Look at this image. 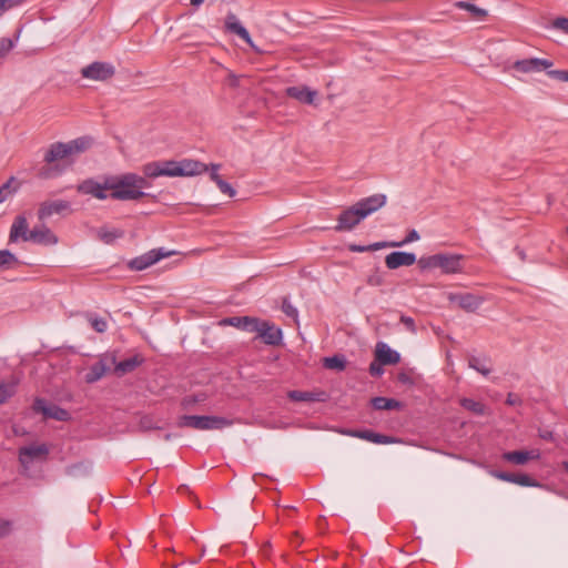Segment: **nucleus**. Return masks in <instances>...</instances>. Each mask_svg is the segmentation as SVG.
<instances>
[{
    "label": "nucleus",
    "mask_w": 568,
    "mask_h": 568,
    "mask_svg": "<svg viewBox=\"0 0 568 568\" xmlns=\"http://www.w3.org/2000/svg\"><path fill=\"white\" fill-rule=\"evenodd\" d=\"M539 457L540 454L537 449L505 452L501 455L503 460L514 465H525L529 460H536Z\"/></svg>",
    "instance_id": "a211bd4d"
},
{
    "label": "nucleus",
    "mask_w": 568,
    "mask_h": 568,
    "mask_svg": "<svg viewBox=\"0 0 568 568\" xmlns=\"http://www.w3.org/2000/svg\"><path fill=\"white\" fill-rule=\"evenodd\" d=\"M209 170H210V178L213 182H215V184L217 183L219 180H222L221 175L219 174L220 164H211L209 166Z\"/></svg>",
    "instance_id": "6e6d98bb"
},
{
    "label": "nucleus",
    "mask_w": 568,
    "mask_h": 568,
    "mask_svg": "<svg viewBox=\"0 0 568 568\" xmlns=\"http://www.w3.org/2000/svg\"><path fill=\"white\" fill-rule=\"evenodd\" d=\"M564 467H565V469L568 471V460H567V462H564Z\"/></svg>",
    "instance_id": "338daca9"
},
{
    "label": "nucleus",
    "mask_w": 568,
    "mask_h": 568,
    "mask_svg": "<svg viewBox=\"0 0 568 568\" xmlns=\"http://www.w3.org/2000/svg\"><path fill=\"white\" fill-rule=\"evenodd\" d=\"M520 402L521 400H520L519 396H517L516 394H513V393H509L507 396V399H506V403L511 406L517 405Z\"/></svg>",
    "instance_id": "13d9d810"
},
{
    "label": "nucleus",
    "mask_w": 568,
    "mask_h": 568,
    "mask_svg": "<svg viewBox=\"0 0 568 568\" xmlns=\"http://www.w3.org/2000/svg\"><path fill=\"white\" fill-rule=\"evenodd\" d=\"M489 474L499 480L513 483L523 487H541V484L532 479L527 474H511L501 470H490Z\"/></svg>",
    "instance_id": "4468645a"
},
{
    "label": "nucleus",
    "mask_w": 568,
    "mask_h": 568,
    "mask_svg": "<svg viewBox=\"0 0 568 568\" xmlns=\"http://www.w3.org/2000/svg\"><path fill=\"white\" fill-rule=\"evenodd\" d=\"M48 454L49 448L45 444L23 446L19 449V462L23 469L28 470L33 460L44 459Z\"/></svg>",
    "instance_id": "6e6552de"
},
{
    "label": "nucleus",
    "mask_w": 568,
    "mask_h": 568,
    "mask_svg": "<svg viewBox=\"0 0 568 568\" xmlns=\"http://www.w3.org/2000/svg\"><path fill=\"white\" fill-rule=\"evenodd\" d=\"M13 47L14 43L11 39L0 38V58L7 55Z\"/></svg>",
    "instance_id": "a18cd8bd"
},
{
    "label": "nucleus",
    "mask_w": 568,
    "mask_h": 568,
    "mask_svg": "<svg viewBox=\"0 0 568 568\" xmlns=\"http://www.w3.org/2000/svg\"><path fill=\"white\" fill-rule=\"evenodd\" d=\"M131 178H133V173L112 175L110 197L116 201H138L146 196L144 191H138L136 186H133L135 182Z\"/></svg>",
    "instance_id": "7ed1b4c3"
},
{
    "label": "nucleus",
    "mask_w": 568,
    "mask_h": 568,
    "mask_svg": "<svg viewBox=\"0 0 568 568\" xmlns=\"http://www.w3.org/2000/svg\"><path fill=\"white\" fill-rule=\"evenodd\" d=\"M225 28L231 33L239 36L244 40L251 48L256 49L248 31L241 24L234 13H229L225 19Z\"/></svg>",
    "instance_id": "aec40b11"
},
{
    "label": "nucleus",
    "mask_w": 568,
    "mask_h": 568,
    "mask_svg": "<svg viewBox=\"0 0 568 568\" xmlns=\"http://www.w3.org/2000/svg\"><path fill=\"white\" fill-rule=\"evenodd\" d=\"M108 371V364L103 359H101L89 368V372L85 375V382L95 383L99 379H101Z\"/></svg>",
    "instance_id": "c85d7f7f"
},
{
    "label": "nucleus",
    "mask_w": 568,
    "mask_h": 568,
    "mask_svg": "<svg viewBox=\"0 0 568 568\" xmlns=\"http://www.w3.org/2000/svg\"><path fill=\"white\" fill-rule=\"evenodd\" d=\"M174 254L172 251H165L163 247L151 250L129 262V266L135 271H143L160 260Z\"/></svg>",
    "instance_id": "423d86ee"
},
{
    "label": "nucleus",
    "mask_w": 568,
    "mask_h": 568,
    "mask_svg": "<svg viewBox=\"0 0 568 568\" xmlns=\"http://www.w3.org/2000/svg\"><path fill=\"white\" fill-rule=\"evenodd\" d=\"M27 0H0V8L3 10V12L13 9L16 7L21 6Z\"/></svg>",
    "instance_id": "8fccbe9b"
},
{
    "label": "nucleus",
    "mask_w": 568,
    "mask_h": 568,
    "mask_svg": "<svg viewBox=\"0 0 568 568\" xmlns=\"http://www.w3.org/2000/svg\"><path fill=\"white\" fill-rule=\"evenodd\" d=\"M70 209V203L64 200L45 201L39 206L38 219L44 221L53 214H60Z\"/></svg>",
    "instance_id": "dca6fc26"
},
{
    "label": "nucleus",
    "mask_w": 568,
    "mask_h": 568,
    "mask_svg": "<svg viewBox=\"0 0 568 568\" xmlns=\"http://www.w3.org/2000/svg\"><path fill=\"white\" fill-rule=\"evenodd\" d=\"M364 215L356 207V205H352L348 209L344 210L337 217V224L334 227L336 232H346L352 231L356 225H358L363 220Z\"/></svg>",
    "instance_id": "9d476101"
},
{
    "label": "nucleus",
    "mask_w": 568,
    "mask_h": 568,
    "mask_svg": "<svg viewBox=\"0 0 568 568\" xmlns=\"http://www.w3.org/2000/svg\"><path fill=\"white\" fill-rule=\"evenodd\" d=\"M178 425L197 430H215L232 426L233 420L221 416L183 415Z\"/></svg>",
    "instance_id": "20e7f679"
},
{
    "label": "nucleus",
    "mask_w": 568,
    "mask_h": 568,
    "mask_svg": "<svg viewBox=\"0 0 568 568\" xmlns=\"http://www.w3.org/2000/svg\"><path fill=\"white\" fill-rule=\"evenodd\" d=\"M386 202L387 196L383 193H377L359 200L358 202L355 203V205L366 219L368 215L377 212L379 209L385 206Z\"/></svg>",
    "instance_id": "ddd939ff"
},
{
    "label": "nucleus",
    "mask_w": 568,
    "mask_h": 568,
    "mask_svg": "<svg viewBox=\"0 0 568 568\" xmlns=\"http://www.w3.org/2000/svg\"><path fill=\"white\" fill-rule=\"evenodd\" d=\"M547 74L551 79H556L561 82H568V70H548Z\"/></svg>",
    "instance_id": "09e8293b"
},
{
    "label": "nucleus",
    "mask_w": 568,
    "mask_h": 568,
    "mask_svg": "<svg viewBox=\"0 0 568 568\" xmlns=\"http://www.w3.org/2000/svg\"><path fill=\"white\" fill-rule=\"evenodd\" d=\"M28 237L31 242L44 245H52L58 242L57 236L44 224L33 227Z\"/></svg>",
    "instance_id": "4be33fe9"
},
{
    "label": "nucleus",
    "mask_w": 568,
    "mask_h": 568,
    "mask_svg": "<svg viewBox=\"0 0 568 568\" xmlns=\"http://www.w3.org/2000/svg\"><path fill=\"white\" fill-rule=\"evenodd\" d=\"M142 172L149 179H156L159 176H163L161 161H154L144 164L142 168Z\"/></svg>",
    "instance_id": "c9c22d12"
},
{
    "label": "nucleus",
    "mask_w": 568,
    "mask_h": 568,
    "mask_svg": "<svg viewBox=\"0 0 568 568\" xmlns=\"http://www.w3.org/2000/svg\"><path fill=\"white\" fill-rule=\"evenodd\" d=\"M133 180V182H135V184H133V186H136V190L138 191H143L144 189H148L151 186V183L149 181V178H146L145 175H138L135 173H133V178H131Z\"/></svg>",
    "instance_id": "c03bdc74"
},
{
    "label": "nucleus",
    "mask_w": 568,
    "mask_h": 568,
    "mask_svg": "<svg viewBox=\"0 0 568 568\" xmlns=\"http://www.w3.org/2000/svg\"><path fill=\"white\" fill-rule=\"evenodd\" d=\"M372 406L377 410H393L399 409L402 407V403L394 398H386L382 396H377L372 398Z\"/></svg>",
    "instance_id": "c756f323"
},
{
    "label": "nucleus",
    "mask_w": 568,
    "mask_h": 568,
    "mask_svg": "<svg viewBox=\"0 0 568 568\" xmlns=\"http://www.w3.org/2000/svg\"><path fill=\"white\" fill-rule=\"evenodd\" d=\"M375 358L381 364L395 365L400 361L398 352L392 349L386 343L378 342L375 349Z\"/></svg>",
    "instance_id": "6ab92c4d"
},
{
    "label": "nucleus",
    "mask_w": 568,
    "mask_h": 568,
    "mask_svg": "<svg viewBox=\"0 0 568 568\" xmlns=\"http://www.w3.org/2000/svg\"><path fill=\"white\" fill-rule=\"evenodd\" d=\"M33 410L42 414L45 418L65 422L70 418V413L55 404H49L43 398H37L33 403Z\"/></svg>",
    "instance_id": "9b49d317"
},
{
    "label": "nucleus",
    "mask_w": 568,
    "mask_h": 568,
    "mask_svg": "<svg viewBox=\"0 0 568 568\" xmlns=\"http://www.w3.org/2000/svg\"><path fill=\"white\" fill-rule=\"evenodd\" d=\"M30 231H28V221L26 216L18 215L10 229L9 240L10 242H17L19 239H22L24 242L30 241L28 237Z\"/></svg>",
    "instance_id": "b1692460"
},
{
    "label": "nucleus",
    "mask_w": 568,
    "mask_h": 568,
    "mask_svg": "<svg viewBox=\"0 0 568 568\" xmlns=\"http://www.w3.org/2000/svg\"><path fill=\"white\" fill-rule=\"evenodd\" d=\"M462 254L438 253L429 256H422L418 260L420 270L439 268L444 274H458L463 272Z\"/></svg>",
    "instance_id": "f03ea898"
},
{
    "label": "nucleus",
    "mask_w": 568,
    "mask_h": 568,
    "mask_svg": "<svg viewBox=\"0 0 568 568\" xmlns=\"http://www.w3.org/2000/svg\"><path fill=\"white\" fill-rule=\"evenodd\" d=\"M351 436L361 438L374 444H394L398 443L399 440L395 437L383 435L375 433L373 430H352L349 433Z\"/></svg>",
    "instance_id": "5701e85b"
},
{
    "label": "nucleus",
    "mask_w": 568,
    "mask_h": 568,
    "mask_svg": "<svg viewBox=\"0 0 568 568\" xmlns=\"http://www.w3.org/2000/svg\"><path fill=\"white\" fill-rule=\"evenodd\" d=\"M216 185L223 194H226L230 197H233L236 194V191L232 187V185L225 182L223 179L219 180Z\"/></svg>",
    "instance_id": "49530a36"
},
{
    "label": "nucleus",
    "mask_w": 568,
    "mask_h": 568,
    "mask_svg": "<svg viewBox=\"0 0 568 568\" xmlns=\"http://www.w3.org/2000/svg\"><path fill=\"white\" fill-rule=\"evenodd\" d=\"M400 323H403L410 333H416V325L414 318L406 315H402Z\"/></svg>",
    "instance_id": "864d4df0"
},
{
    "label": "nucleus",
    "mask_w": 568,
    "mask_h": 568,
    "mask_svg": "<svg viewBox=\"0 0 568 568\" xmlns=\"http://www.w3.org/2000/svg\"><path fill=\"white\" fill-rule=\"evenodd\" d=\"M142 363H143V357L141 355H134L130 358L119 362L115 365V373L120 376L124 375L126 373L134 371Z\"/></svg>",
    "instance_id": "bb28decb"
},
{
    "label": "nucleus",
    "mask_w": 568,
    "mask_h": 568,
    "mask_svg": "<svg viewBox=\"0 0 568 568\" xmlns=\"http://www.w3.org/2000/svg\"><path fill=\"white\" fill-rule=\"evenodd\" d=\"M367 282L369 285L377 286L382 284V277L379 275H372L368 277Z\"/></svg>",
    "instance_id": "052dcab7"
},
{
    "label": "nucleus",
    "mask_w": 568,
    "mask_h": 568,
    "mask_svg": "<svg viewBox=\"0 0 568 568\" xmlns=\"http://www.w3.org/2000/svg\"><path fill=\"white\" fill-rule=\"evenodd\" d=\"M12 531V521L0 518V538L7 537Z\"/></svg>",
    "instance_id": "3c124183"
},
{
    "label": "nucleus",
    "mask_w": 568,
    "mask_h": 568,
    "mask_svg": "<svg viewBox=\"0 0 568 568\" xmlns=\"http://www.w3.org/2000/svg\"><path fill=\"white\" fill-rule=\"evenodd\" d=\"M419 240V234L416 230H410L407 234V236L400 241L399 243H402V246H404L405 244L407 243H410V242H414V241H417Z\"/></svg>",
    "instance_id": "4d7b16f0"
},
{
    "label": "nucleus",
    "mask_w": 568,
    "mask_h": 568,
    "mask_svg": "<svg viewBox=\"0 0 568 568\" xmlns=\"http://www.w3.org/2000/svg\"><path fill=\"white\" fill-rule=\"evenodd\" d=\"M203 2L204 0H191V4L193 7H200Z\"/></svg>",
    "instance_id": "e2e57ef3"
},
{
    "label": "nucleus",
    "mask_w": 568,
    "mask_h": 568,
    "mask_svg": "<svg viewBox=\"0 0 568 568\" xmlns=\"http://www.w3.org/2000/svg\"><path fill=\"white\" fill-rule=\"evenodd\" d=\"M92 145V139L89 136H80L67 143H52L44 155L48 164L59 160H73L79 154L85 152Z\"/></svg>",
    "instance_id": "f257e3e1"
},
{
    "label": "nucleus",
    "mask_w": 568,
    "mask_h": 568,
    "mask_svg": "<svg viewBox=\"0 0 568 568\" xmlns=\"http://www.w3.org/2000/svg\"><path fill=\"white\" fill-rule=\"evenodd\" d=\"M399 381H402V382H406V381H407V377H406L405 375H400V376H399Z\"/></svg>",
    "instance_id": "69168bd1"
},
{
    "label": "nucleus",
    "mask_w": 568,
    "mask_h": 568,
    "mask_svg": "<svg viewBox=\"0 0 568 568\" xmlns=\"http://www.w3.org/2000/svg\"><path fill=\"white\" fill-rule=\"evenodd\" d=\"M349 250L352 252H358V253H363V252H368L369 251V248H367V246L355 245V244L351 245Z\"/></svg>",
    "instance_id": "680f3d73"
},
{
    "label": "nucleus",
    "mask_w": 568,
    "mask_h": 568,
    "mask_svg": "<svg viewBox=\"0 0 568 568\" xmlns=\"http://www.w3.org/2000/svg\"><path fill=\"white\" fill-rule=\"evenodd\" d=\"M256 317L250 316H233L224 318L221 324L234 326L239 329L252 333L256 328Z\"/></svg>",
    "instance_id": "a878e982"
},
{
    "label": "nucleus",
    "mask_w": 568,
    "mask_h": 568,
    "mask_svg": "<svg viewBox=\"0 0 568 568\" xmlns=\"http://www.w3.org/2000/svg\"><path fill=\"white\" fill-rule=\"evenodd\" d=\"M62 170L58 169L57 166H45L41 169L40 175L44 179H49L60 174Z\"/></svg>",
    "instance_id": "603ef678"
},
{
    "label": "nucleus",
    "mask_w": 568,
    "mask_h": 568,
    "mask_svg": "<svg viewBox=\"0 0 568 568\" xmlns=\"http://www.w3.org/2000/svg\"><path fill=\"white\" fill-rule=\"evenodd\" d=\"M92 328L98 333H104L108 328V323L104 318L98 316L89 317Z\"/></svg>",
    "instance_id": "37998d69"
},
{
    "label": "nucleus",
    "mask_w": 568,
    "mask_h": 568,
    "mask_svg": "<svg viewBox=\"0 0 568 568\" xmlns=\"http://www.w3.org/2000/svg\"><path fill=\"white\" fill-rule=\"evenodd\" d=\"M17 382L0 383V405L3 404L16 392Z\"/></svg>",
    "instance_id": "58836bf2"
},
{
    "label": "nucleus",
    "mask_w": 568,
    "mask_h": 568,
    "mask_svg": "<svg viewBox=\"0 0 568 568\" xmlns=\"http://www.w3.org/2000/svg\"><path fill=\"white\" fill-rule=\"evenodd\" d=\"M402 246V243H397V242H376V243H373L371 245H367V248H369V251H377V250H381V248H384V247H400Z\"/></svg>",
    "instance_id": "de8ad7c7"
},
{
    "label": "nucleus",
    "mask_w": 568,
    "mask_h": 568,
    "mask_svg": "<svg viewBox=\"0 0 568 568\" xmlns=\"http://www.w3.org/2000/svg\"><path fill=\"white\" fill-rule=\"evenodd\" d=\"M282 311L286 316L293 318L297 323L298 311L296 310L295 306L292 305V303L287 298L283 300Z\"/></svg>",
    "instance_id": "79ce46f5"
},
{
    "label": "nucleus",
    "mask_w": 568,
    "mask_h": 568,
    "mask_svg": "<svg viewBox=\"0 0 568 568\" xmlns=\"http://www.w3.org/2000/svg\"><path fill=\"white\" fill-rule=\"evenodd\" d=\"M554 65V62L548 59L530 58L517 60L514 62L513 68L521 73H537L547 71Z\"/></svg>",
    "instance_id": "f8f14e48"
},
{
    "label": "nucleus",
    "mask_w": 568,
    "mask_h": 568,
    "mask_svg": "<svg viewBox=\"0 0 568 568\" xmlns=\"http://www.w3.org/2000/svg\"><path fill=\"white\" fill-rule=\"evenodd\" d=\"M97 235L103 243L112 244L116 239L123 236V232L116 229H109L103 226L97 231Z\"/></svg>",
    "instance_id": "2f4dec72"
},
{
    "label": "nucleus",
    "mask_w": 568,
    "mask_h": 568,
    "mask_svg": "<svg viewBox=\"0 0 568 568\" xmlns=\"http://www.w3.org/2000/svg\"><path fill=\"white\" fill-rule=\"evenodd\" d=\"M286 95L297 100L301 103L313 104L317 97V91L303 85L288 87L286 89Z\"/></svg>",
    "instance_id": "412c9836"
},
{
    "label": "nucleus",
    "mask_w": 568,
    "mask_h": 568,
    "mask_svg": "<svg viewBox=\"0 0 568 568\" xmlns=\"http://www.w3.org/2000/svg\"><path fill=\"white\" fill-rule=\"evenodd\" d=\"M18 264L17 256L8 250H0V270H9Z\"/></svg>",
    "instance_id": "e433bc0d"
},
{
    "label": "nucleus",
    "mask_w": 568,
    "mask_h": 568,
    "mask_svg": "<svg viewBox=\"0 0 568 568\" xmlns=\"http://www.w3.org/2000/svg\"><path fill=\"white\" fill-rule=\"evenodd\" d=\"M416 262V255L410 252L395 251L386 255L385 264L389 270L400 266H410Z\"/></svg>",
    "instance_id": "f3484780"
},
{
    "label": "nucleus",
    "mask_w": 568,
    "mask_h": 568,
    "mask_svg": "<svg viewBox=\"0 0 568 568\" xmlns=\"http://www.w3.org/2000/svg\"><path fill=\"white\" fill-rule=\"evenodd\" d=\"M288 398L293 402H322L324 400V393L291 390L287 394Z\"/></svg>",
    "instance_id": "cd10ccee"
},
{
    "label": "nucleus",
    "mask_w": 568,
    "mask_h": 568,
    "mask_svg": "<svg viewBox=\"0 0 568 568\" xmlns=\"http://www.w3.org/2000/svg\"><path fill=\"white\" fill-rule=\"evenodd\" d=\"M456 7L468 11L470 13L471 18L475 20H483L487 14L486 10L476 7L474 3L469 2V1H459L456 3Z\"/></svg>",
    "instance_id": "473e14b6"
},
{
    "label": "nucleus",
    "mask_w": 568,
    "mask_h": 568,
    "mask_svg": "<svg viewBox=\"0 0 568 568\" xmlns=\"http://www.w3.org/2000/svg\"><path fill=\"white\" fill-rule=\"evenodd\" d=\"M459 403L465 409L474 413L475 415L481 416L486 414L485 405L471 398L464 397L459 400Z\"/></svg>",
    "instance_id": "72a5a7b5"
},
{
    "label": "nucleus",
    "mask_w": 568,
    "mask_h": 568,
    "mask_svg": "<svg viewBox=\"0 0 568 568\" xmlns=\"http://www.w3.org/2000/svg\"><path fill=\"white\" fill-rule=\"evenodd\" d=\"M323 365L327 369L334 371H343L346 366V359L343 355H334L331 357H325L323 361Z\"/></svg>",
    "instance_id": "f704fd0d"
},
{
    "label": "nucleus",
    "mask_w": 568,
    "mask_h": 568,
    "mask_svg": "<svg viewBox=\"0 0 568 568\" xmlns=\"http://www.w3.org/2000/svg\"><path fill=\"white\" fill-rule=\"evenodd\" d=\"M383 365L379 362H372L369 365V374L372 376H381L384 374Z\"/></svg>",
    "instance_id": "5fc2aeb1"
},
{
    "label": "nucleus",
    "mask_w": 568,
    "mask_h": 568,
    "mask_svg": "<svg viewBox=\"0 0 568 568\" xmlns=\"http://www.w3.org/2000/svg\"><path fill=\"white\" fill-rule=\"evenodd\" d=\"M180 176H193L209 171V165L196 160L179 161Z\"/></svg>",
    "instance_id": "393cba45"
},
{
    "label": "nucleus",
    "mask_w": 568,
    "mask_h": 568,
    "mask_svg": "<svg viewBox=\"0 0 568 568\" xmlns=\"http://www.w3.org/2000/svg\"><path fill=\"white\" fill-rule=\"evenodd\" d=\"M13 182L14 178H11L0 186V204L8 200L17 191V189L11 186Z\"/></svg>",
    "instance_id": "ea45409f"
},
{
    "label": "nucleus",
    "mask_w": 568,
    "mask_h": 568,
    "mask_svg": "<svg viewBox=\"0 0 568 568\" xmlns=\"http://www.w3.org/2000/svg\"><path fill=\"white\" fill-rule=\"evenodd\" d=\"M516 252L519 255V257L524 261L526 258L525 253L519 247H516Z\"/></svg>",
    "instance_id": "0e129e2a"
},
{
    "label": "nucleus",
    "mask_w": 568,
    "mask_h": 568,
    "mask_svg": "<svg viewBox=\"0 0 568 568\" xmlns=\"http://www.w3.org/2000/svg\"><path fill=\"white\" fill-rule=\"evenodd\" d=\"M112 175H103L99 180L87 179L78 185V192L91 195L98 200L110 197L108 191L112 192Z\"/></svg>",
    "instance_id": "39448f33"
},
{
    "label": "nucleus",
    "mask_w": 568,
    "mask_h": 568,
    "mask_svg": "<svg viewBox=\"0 0 568 568\" xmlns=\"http://www.w3.org/2000/svg\"><path fill=\"white\" fill-rule=\"evenodd\" d=\"M163 176H180L179 161H161Z\"/></svg>",
    "instance_id": "4c0bfd02"
},
{
    "label": "nucleus",
    "mask_w": 568,
    "mask_h": 568,
    "mask_svg": "<svg viewBox=\"0 0 568 568\" xmlns=\"http://www.w3.org/2000/svg\"><path fill=\"white\" fill-rule=\"evenodd\" d=\"M547 28L559 30V31L568 34V18L558 17L555 20H552L551 23Z\"/></svg>",
    "instance_id": "a19ab883"
},
{
    "label": "nucleus",
    "mask_w": 568,
    "mask_h": 568,
    "mask_svg": "<svg viewBox=\"0 0 568 568\" xmlns=\"http://www.w3.org/2000/svg\"><path fill=\"white\" fill-rule=\"evenodd\" d=\"M257 333V336L266 344V345H278L282 342L283 334L282 329L276 327L274 324L256 320V328L254 329Z\"/></svg>",
    "instance_id": "1a4fd4ad"
},
{
    "label": "nucleus",
    "mask_w": 568,
    "mask_h": 568,
    "mask_svg": "<svg viewBox=\"0 0 568 568\" xmlns=\"http://www.w3.org/2000/svg\"><path fill=\"white\" fill-rule=\"evenodd\" d=\"M448 300L452 303L458 304V306L466 312H475L483 304L480 296L470 293H449Z\"/></svg>",
    "instance_id": "2eb2a0df"
},
{
    "label": "nucleus",
    "mask_w": 568,
    "mask_h": 568,
    "mask_svg": "<svg viewBox=\"0 0 568 568\" xmlns=\"http://www.w3.org/2000/svg\"><path fill=\"white\" fill-rule=\"evenodd\" d=\"M115 73V69L111 63L108 62H93L81 70V74L85 79L94 81H105L112 78Z\"/></svg>",
    "instance_id": "0eeeda50"
},
{
    "label": "nucleus",
    "mask_w": 568,
    "mask_h": 568,
    "mask_svg": "<svg viewBox=\"0 0 568 568\" xmlns=\"http://www.w3.org/2000/svg\"><path fill=\"white\" fill-rule=\"evenodd\" d=\"M468 366L484 376H487L491 372L489 359L487 357L469 356Z\"/></svg>",
    "instance_id": "7c9ffc66"
},
{
    "label": "nucleus",
    "mask_w": 568,
    "mask_h": 568,
    "mask_svg": "<svg viewBox=\"0 0 568 568\" xmlns=\"http://www.w3.org/2000/svg\"><path fill=\"white\" fill-rule=\"evenodd\" d=\"M227 81L229 84L233 88H236L239 85V77L232 72L229 73Z\"/></svg>",
    "instance_id": "bf43d9fd"
}]
</instances>
